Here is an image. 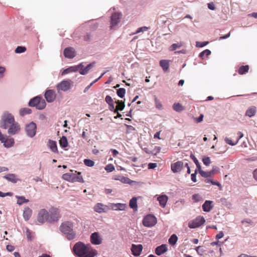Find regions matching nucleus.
Instances as JSON below:
<instances>
[{
    "instance_id": "30",
    "label": "nucleus",
    "mask_w": 257,
    "mask_h": 257,
    "mask_svg": "<svg viewBox=\"0 0 257 257\" xmlns=\"http://www.w3.org/2000/svg\"><path fill=\"white\" fill-rule=\"evenodd\" d=\"M160 65L163 70L166 71L169 67V61L167 60H162L160 61Z\"/></svg>"
},
{
    "instance_id": "49",
    "label": "nucleus",
    "mask_w": 257,
    "mask_h": 257,
    "mask_svg": "<svg viewBox=\"0 0 257 257\" xmlns=\"http://www.w3.org/2000/svg\"><path fill=\"white\" fill-rule=\"evenodd\" d=\"M192 199L195 202H199V201H201L202 200V198L199 194H195L192 196Z\"/></svg>"
},
{
    "instance_id": "10",
    "label": "nucleus",
    "mask_w": 257,
    "mask_h": 257,
    "mask_svg": "<svg viewBox=\"0 0 257 257\" xmlns=\"http://www.w3.org/2000/svg\"><path fill=\"white\" fill-rule=\"evenodd\" d=\"M49 213L45 209H41L38 213L37 220L41 223H43L45 221L49 222Z\"/></svg>"
},
{
    "instance_id": "4",
    "label": "nucleus",
    "mask_w": 257,
    "mask_h": 257,
    "mask_svg": "<svg viewBox=\"0 0 257 257\" xmlns=\"http://www.w3.org/2000/svg\"><path fill=\"white\" fill-rule=\"evenodd\" d=\"M62 178L70 182H78L83 183L84 180L81 173H73L72 172L65 173L62 175Z\"/></svg>"
},
{
    "instance_id": "58",
    "label": "nucleus",
    "mask_w": 257,
    "mask_h": 257,
    "mask_svg": "<svg viewBox=\"0 0 257 257\" xmlns=\"http://www.w3.org/2000/svg\"><path fill=\"white\" fill-rule=\"evenodd\" d=\"M157 164L156 163H149L148 165V168L150 169H153L157 167Z\"/></svg>"
},
{
    "instance_id": "54",
    "label": "nucleus",
    "mask_w": 257,
    "mask_h": 257,
    "mask_svg": "<svg viewBox=\"0 0 257 257\" xmlns=\"http://www.w3.org/2000/svg\"><path fill=\"white\" fill-rule=\"evenodd\" d=\"M225 141L227 144H228L231 146H234L238 143V142H236V141L235 143H233L231 139H230L228 138H226L225 139Z\"/></svg>"
},
{
    "instance_id": "3",
    "label": "nucleus",
    "mask_w": 257,
    "mask_h": 257,
    "mask_svg": "<svg viewBox=\"0 0 257 257\" xmlns=\"http://www.w3.org/2000/svg\"><path fill=\"white\" fill-rule=\"evenodd\" d=\"M15 121L14 117L12 114L5 112L2 116V119L0 121V127L4 129H7L9 125Z\"/></svg>"
},
{
    "instance_id": "48",
    "label": "nucleus",
    "mask_w": 257,
    "mask_h": 257,
    "mask_svg": "<svg viewBox=\"0 0 257 257\" xmlns=\"http://www.w3.org/2000/svg\"><path fill=\"white\" fill-rule=\"evenodd\" d=\"M104 169L107 172H111L114 170V167L112 164H108L105 167Z\"/></svg>"
},
{
    "instance_id": "22",
    "label": "nucleus",
    "mask_w": 257,
    "mask_h": 257,
    "mask_svg": "<svg viewBox=\"0 0 257 257\" xmlns=\"http://www.w3.org/2000/svg\"><path fill=\"white\" fill-rule=\"evenodd\" d=\"M213 201L206 200L202 205L203 210L205 212H209L213 208Z\"/></svg>"
},
{
    "instance_id": "56",
    "label": "nucleus",
    "mask_w": 257,
    "mask_h": 257,
    "mask_svg": "<svg viewBox=\"0 0 257 257\" xmlns=\"http://www.w3.org/2000/svg\"><path fill=\"white\" fill-rule=\"evenodd\" d=\"M197 173V170H196L195 173L191 174V180L194 182H196V174Z\"/></svg>"
},
{
    "instance_id": "32",
    "label": "nucleus",
    "mask_w": 257,
    "mask_h": 257,
    "mask_svg": "<svg viewBox=\"0 0 257 257\" xmlns=\"http://www.w3.org/2000/svg\"><path fill=\"white\" fill-rule=\"evenodd\" d=\"M256 113V107L255 106H251L246 111L245 115L249 117H252L255 115Z\"/></svg>"
},
{
    "instance_id": "7",
    "label": "nucleus",
    "mask_w": 257,
    "mask_h": 257,
    "mask_svg": "<svg viewBox=\"0 0 257 257\" xmlns=\"http://www.w3.org/2000/svg\"><path fill=\"white\" fill-rule=\"evenodd\" d=\"M157 223V219L155 216L149 214L146 216L143 220V224L146 227H152Z\"/></svg>"
},
{
    "instance_id": "9",
    "label": "nucleus",
    "mask_w": 257,
    "mask_h": 257,
    "mask_svg": "<svg viewBox=\"0 0 257 257\" xmlns=\"http://www.w3.org/2000/svg\"><path fill=\"white\" fill-rule=\"evenodd\" d=\"M49 222H52L57 221L60 217L59 211L58 209L51 208L49 210Z\"/></svg>"
},
{
    "instance_id": "34",
    "label": "nucleus",
    "mask_w": 257,
    "mask_h": 257,
    "mask_svg": "<svg viewBox=\"0 0 257 257\" xmlns=\"http://www.w3.org/2000/svg\"><path fill=\"white\" fill-rule=\"evenodd\" d=\"M4 178L13 183H16L18 180V179L16 178V175L13 174H9L4 176Z\"/></svg>"
},
{
    "instance_id": "52",
    "label": "nucleus",
    "mask_w": 257,
    "mask_h": 257,
    "mask_svg": "<svg viewBox=\"0 0 257 257\" xmlns=\"http://www.w3.org/2000/svg\"><path fill=\"white\" fill-rule=\"evenodd\" d=\"M155 105L156 107L158 109H161L162 108V105L159 100L157 97L155 98Z\"/></svg>"
},
{
    "instance_id": "42",
    "label": "nucleus",
    "mask_w": 257,
    "mask_h": 257,
    "mask_svg": "<svg viewBox=\"0 0 257 257\" xmlns=\"http://www.w3.org/2000/svg\"><path fill=\"white\" fill-rule=\"evenodd\" d=\"M211 54V51L208 49H206L205 50L201 52L199 54V57L201 58H203L204 56H208Z\"/></svg>"
},
{
    "instance_id": "8",
    "label": "nucleus",
    "mask_w": 257,
    "mask_h": 257,
    "mask_svg": "<svg viewBox=\"0 0 257 257\" xmlns=\"http://www.w3.org/2000/svg\"><path fill=\"white\" fill-rule=\"evenodd\" d=\"M205 220L203 216H198L194 220L190 221L188 223V227L190 228H195L203 224Z\"/></svg>"
},
{
    "instance_id": "44",
    "label": "nucleus",
    "mask_w": 257,
    "mask_h": 257,
    "mask_svg": "<svg viewBox=\"0 0 257 257\" xmlns=\"http://www.w3.org/2000/svg\"><path fill=\"white\" fill-rule=\"evenodd\" d=\"M125 90L124 88H119L117 90V94L118 96L121 98H122L125 94Z\"/></svg>"
},
{
    "instance_id": "27",
    "label": "nucleus",
    "mask_w": 257,
    "mask_h": 257,
    "mask_svg": "<svg viewBox=\"0 0 257 257\" xmlns=\"http://www.w3.org/2000/svg\"><path fill=\"white\" fill-rule=\"evenodd\" d=\"M158 200L159 202L160 206L162 207H164L167 202L168 197L165 195H161L158 197Z\"/></svg>"
},
{
    "instance_id": "46",
    "label": "nucleus",
    "mask_w": 257,
    "mask_h": 257,
    "mask_svg": "<svg viewBox=\"0 0 257 257\" xmlns=\"http://www.w3.org/2000/svg\"><path fill=\"white\" fill-rule=\"evenodd\" d=\"M26 51V48L25 47L23 46H18L15 50V52L16 53H23Z\"/></svg>"
},
{
    "instance_id": "39",
    "label": "nucleus",
    "mask_w": 257,
    "mask_h": 257,
    "mask_svg": "<svg viewBox=\"0 0 257 257\" xmlns=\"http://www.w3.org/2000/svg\"><path fill=\"white\" fill-rule=\"evenodd\" d=\"M191 158L193 160L194 163L196 164V167H197V169L196 170H197V171L198 170V171L201 170V166L199 164V162H198V160L197 159V158L193 155H191V156H190Z\"/></svg>"
},
{
    "instance_id": "20",
    "label": "nucleus",
    "mask_w": 257,
    "mask_h": 257,
    "mask_svg": "<svg viewBox=\"0 0 257 257\" xmlns=\"http://www.w3.org/2000/svg\"><path fill=\"white\" fill-rule=\"evenodd\" d=\"M116 103V102H115ZM124 107V104L122 101H118L117 102V105H116V107L114 110L115 113H117V114L116 116H114L115 118H117V117H119L121 116V114H120L118 112V110H122Z\"/></svg>"
},
{
    "instance_id": "41",
    "label": "nucleus",
    "mask_w": 257,
    "mask_h": 257,
    "mask_svg": "<svg viewBox=\"0 0 257 257\" xmlns=\"http://www.w3.org/2000/svg\"><path fill=\"white\" fill-rule=\"evenodd\" d=\"M18 198V204L19 205H21L24 203H27L29 201L28 200L26 199L24 197H17Z\"/></svg>"
},
{
    "instance_id": "36",
    "label": "nucleus",
    "mask_w": 257,
    "mask_h": 257,
    "mask_svg": "<svg viewBox=\"0 0 257 257\" xmlns=\"http://www.w3.org/2000/svg\"><path fill=\"white\" fill-rule=\"evenodd\" d=\"M59 144L62 148H66L68 146V141L66 137L63 136L59 140Z\"/></svg>"
},
{
    "instance_id": "12",
    "label": "nucleus",
    "mask_w": 257,
    "mask_h": 257,
    "mask_svg": "<svg viewBox=\"0 0 257 257\" xmlns=\"http://www.w3.org/2000/svg\"><path fill=\"white\" fill-rule=\"evenodd\" d=\"M8 133L10 135H14L17 134L20 131L21 127L17 122H14L8 127Z\"/></svg>"
},
{
    "instance_id": "61",
    "label": "nucleus",
    "mask_w": 257,
    "mask_h": 257,
    "mask_svg": "<svg viewBox=\"0 0 257 257\" xmlns=\"http://www.w3.org/2000/svg\"><path fill=\"white\" fill-rule=\"evenodd\" d=\"M223 235H224L223 232L222 231H220L219 233H218L216 235V238L217 239H220L222 237H223Z\"/></svg>"
},
{
    "instance_id": "53",
    "label": "nucleus",
    "mask_w": 257,
    "mask_h": 257,
    "mask_svg": "<svg viewBox=\"0 0 257 257\" xmlns=\"http://www.w3.org/2000/svg\"><path fill=\"white\" fill-rule=\"evenodd\" d=\"M208 43V42H197L196 47H203L206 46Z\"/></svg>"
},
{
    "instance_id": "59",
    "label": "nucleus",
    "mask_w": 257,
    "mask_h": 257,
    "mask_svg": "<svg viewBox=\"0 0 257 257\" xmlns=\"http://www.w3.org/2000/svg\"><path fill=\"white\" fill-rule=\"evenodd\" d=\"M241 223L242 224L246 223H248V224H251L252 223V221L250 219H244V220L241 221Z\"/></svg>"
},
{
    "instance_id": "50",
    "label": "nucleus",
    "mask_w": 257,
    "mask_h": 257,
    "mask_svg": "<svg viewBox=\"0 0 257 257\" xmlns=\"http://www.w3.org/2000/svg\"><path fill=\"white\" fill-rule=\"evenodd\" d=\"M202 161L204 164L206 166H209L211 163L210 159L208 157H205L203 158Z\"/></svg>"
},
{
    "instance_id": "40",
    "label": "nucleus",
    "mask_w": 257,
    "mask_h": 257,
    "mask_svg": "<svg viewBox=\"0 0 257 257\" xmlns=\"http://www.w3.org/2000/svg\"><path fill=\"white\" fill-rule=\"evenodd\" d=\"M173 109L176 111H181L183 109V107L179 103H175L173 105Z\"/></svg>"
},
{
    "instance_id": "2",
    "label": "nucleus",
    "mask_w": 257,
    "mask_h": 257,
    "mask_svg": "<svg viewBox=\"0 0 257 257\" xmlns=\"http://www.w3.org/2000/svg\"><path fill=\"white\" fill-rule=\"evenodd\" d=\"M73 223L70 221H66L61 224L60 229L62 232L66 235L69 240L74 239L76 236V233L73 231Z\"/></svg>"
},
{
    "instance_id": "17",
    "label": "nucleus",
    "mask_w": 257,
    "mask_h": 257,
    "mask_svg": "<svg viewBox=\"0 0 257 257\" xmlns=\"http://www.w3.org/2000/svg\"><path fill=\"white\" fill-rule=\"evenodd\" d=\"M91 242L93 244H100L101 243V238L97 232L93 233L90 236Z\"/></svg>"
},
{
    "instance_id": "5",
    "label": "nucleus",
    "mask_w": 257,
    "mask_h": 257,
    "mask_svg": "<svg viewBox=\"0 0 257 257\" xmlns=\"http://www.w3.org/2000/svg\"><path fill=\"white\" fill-rule=\"evenodd\" d=\"M29 105L35 107L38 109H43L46 107V103L42 97L37 96L30 100Z\"/></svg>"
},
{
    "instance_id": "19",
    "label": "nucleus",
    "mask_w": 257,
    "mask_h": 257,
    "mask_svg": "<svg viewBox=\"0 0 257 257\" xmlns=\"http://www.w3.org/2000/svg\"><path fill=\"white\" fill-rule=\"evenodd\" d=\"M4 144V146L6 148H10L12 147L14 144V140L13 138H9L5 137L4 140L1 142Z\"/></svg>"
},
{
    "instance_id": "18",
    "label": "nucleus",
    "mask_w": 257,
    "mask_h": 257,
    "mask_svg": "<svg viewBox=\"0 0 257 257\" xmlns=\"http://www.w3.org/2000/svg\"><path fill=\"white\" fill-rule=\"evenodd\" d=\"M143 249V246L142 244H132L131 250L133 254L135 256H138L140 254Z\"/></svg>"
},
{
    "instance_id": "23",
    "label": "nucleus",
    "mask_w": 257,
    "mask_h": 257,
    "mask_svg": "<svg viewBox=\"0 0 257 257\" xmlns=\"http://www.w3.org/2000/svg\"><path fill=\"white\" fill-rule=\"evenodd\" d=\"M111 207L114 210H124L126 208V205L123 203H112Z\"/></svg>"
},
{
    "instance_id": "6",
    "label": "nucleus",
    "mask_w": 257,
    "mask_h": 257,
    "mask_svg": "<svg viewBox=\"0 0 257 257\" xmlns=\"http://www.w3.org/2000/svg\"><path fill=\"white\" fill-rule=\"evenodd\" d=\"M73 85V82L71 80H64L57 85L56 88L58 92L60 91H67L70 89Z\"/></svg>"
},
{
    "instance_id": "21",
    "label": "nucleus",
    "mask_w": 257,
    "mask_h": 257,
    "mask_svg": "<svg viewBox=\"0 0 257 257\" xmlns=\"http://www.w3.org/2000/svg\"><path fill=\"white\" fill-rule=\"evenodd\" d=\"M92 64H91L88 65L85 68H84V66L82 64H80L78 66L79 72L81 74L85 75L88 72V71L92 68Z\"/></svg>"
},
{
    "instance_id": "14",
    "label": "nucleus",
    "mask_w": 257,
    "mask_h": 257,
    "mask_svg": "<svg viewBox=\"0 0 257 257\" xmlns=\"http://www.w3.org/2000/svg\"><path fill=\"white\" fill-rule=\"evenodd\" d=\"M121 17V15L118 13H114L111 17L110 29H112L119 22Z\"/></svg>"
},
{
    "instance_id": "16",
    "label": "nucleus",
    "mask_w": 257,
    "mask_h": 257,
    "mask_svg": "<svg viewBox=\"0 0 257 257\" xmlns=\"http://www.w3.org/2000/svg\"><path fill=\"white\" fill-rule=\"evenodd\" d=\"M64 55L68 58H73L75 56V51L74 48L68 47L64 50Z\"/></svg>"
},
{
    "instance_id": "24",
    "label": "nucleus",
    "mask_w": 257,
    "mask_h": 257,
    "mask_svg": "<svg viewBox=\"0 0 257 257\" xmlns=\"http://www.w3.org/2000/svg\"><path fill=\"white\" fill-rule=\"evenodd\" d=\"M48 147L50 150L55 153H58V151L57 146L56 142L49 140L47 144Z\"/></svg>"
},
{
    "instance_id": "25",
    "label": "nucleus",
    "mask_w": 257,
    "mask_h": 257,
    "mask_svg": "<svg viewBox=\"0 0 257 257\" xmlns=\"http://www.w3.org/2000/svg\"><path fill=\"white\" fill-rule=\"evenodd\" d=\"M167 247L166 244H162L156 247L155 253L158 255H161L167 251Z\"/></svg>"
},
{
    "instance_id": "37",
    "label": "nucleus",
    "mask_w": 257,
    "mask_h": 257,
    "mask_svg": "<svg viewBox=\"0 0 257 257\" xmlns=\"http://www.w3.org/2000/svg\"><path fill=\"white\" fill-rule=\"evenodd\" d=\"M32 110L29 108H23L20 110V114L21 116H24L26 114L31 113Z\"/></svg>"
},
{
    "instance_id": "43",
    "label": "nucleus",
    "mask_w": 257,
    "mask_h": 257,
    "mask_svg": "<svg viewBox=\"0 0 257 257\" xmlns=\"http://www.w3.org/2000/svg\"><path fill=\"white\" fill-rule=\"evenodd\" d=\"M84 164L88 167H93L94 165V162L90 159H85L84 160Z\"/></svg>"
},
{
    "instance_id": "15",
    "label": "nucleus",
    "mask_w": 257,
    "mask_h": 257,
    "mask_svg": "<svg viewBox=\"0 0 257 257\" xmlns=\"http://www.w3.org/2000/svg\"><path fill=\"white\" fill-rule=\"evenodd\" d=\"M45 97L48 102H53L55 98L56 94L53 90H48L45 92Z\"/></svg>"
},
{
    "instance_id": "51",
    "label": "nucleus",
    "mask_w": 257,
    "mask_h": 257,
    "mask_svg": "<svg viewBox=\"0 0 257 257\" xmlns=\"http://www.w3.org/2000/svg\"><path fill=\"white\" fill-rule=\"evenodd\" d=\"M105 101L110 105H112V107H113V100L111 98V96H110L109 95H107L106 97H105Z\"/></svg>"
},
{
    "instance_id": "29",
    "label": "nucleus",
    "mask_w": 257,
    "mask_h": 257,
    "mask_svg": "<svg viewBox=\"0 0 257 257\" xmlns=\"http://www.w3.org/2000/svg\"><path fill=\"white\" fill-rule=\"evenodd\" d=\"M199 173L201 175V176L204 178L211 177L215 174V172L213 170L209 172H205L203 171L201 169L199 171Z\"/></svg>"
},
{
    "instance_id": "57",
    "label": "nucleus",
    "mask_w": 257,
    "mask_h": 257,
    "mask_svg": "<svg viewBox=\"0 0 257 257\" xmlns=\"http://www.w3.org/2000/svg\"><path fill=\"white\" fill-rule=\"evenodd\" d=\"M7 196H12V193L11 192H8V193H3V192L0 191V197H4Z\"/></svg>"
},
{
    "instance_id": "38",
    "label": "nucleus",
    "mask_w": 257,
    "mask_h": 257,
    "mask_svg": "<svg viewBox=\"0 0 257 257\" xmlns=\"http://www.w3.org/2000/svg\"><path fill=\"white\" fill-rule=\"evenodd\" d=\"M177 240H178L177 236L175 234H173L171 236V237L169 239V243L171 245H174L176 244Z\"/></svg>"
},
{
    "instance_id": "60",
    "label": "nucleus",
    "mask_w": 257,
    "mask_h": 257,
    "mask_svg": "<svg viewBox=\"0 0 257 257\" xmlns=\"http://www.w3.org/2000/svg\"><path fill=\"white\" fill-rule=\"evenodd\" d=\"M5 68L3 67H0V78H2L4 76V73L5 72Z\"/></svg>"
},
{
    "instance_id": "64",
    "label": "nucleus",
    "mask_w": 257,
    "mask_h": 257,
    "mask_svg": "<svg viewBox=\"0 0 257 257\" xmlns=\"http://www.w3.org/2000/svg\"><path fill=\"white\" fill-rule=\"evenodd\" d=\"M238 257H257L256 256H250L249 255H247L246 254L242 253L240 255H239Z\"/></svg>"
},
{
    "instance_id": "13",
    "label": "nucleus",
    "mask_w": 257,
    "mask_h": 257,
    "mask_svg": "<svg viewBox=\"0 0 257 257\" xmlns=\"http://www.w3.org/2000/svg\"><path fill=\"white\" fill-rule=\"evenodd\" d=\"M184 167V163L183 162L179 161L171 165V170L173 173H177L180 172Z\"/></svg>"
},
{
    "instance_id": "1",
    "label": "nucleus",
    "mask_w": 257,
    "mask_h": 257,
    "mask_svg": "<svg viewBox=\"0 0 257 257\" xmlns=\"http://www.w3.org/2000/svg\"><path fill=\"white\" fill-rule=\"evenodd\" d=\"M73 250L75 254L79 257H94L97 254V250L90 244H85L81 241L75 243L73 247Z\"/></svg>"
},
{
    "instance_id": "31",
    "label": "nucleus",
    "mask_w": 257,
    "mask_h": 257,
    "mask_svg": "<svg viewBox=\"0 0 257 257\" xmlns=\"http://www.w3.org/2000/svg\"><path fill=\"white\" fill-rule=\"evenodd\" d=\"M94 210L96 212L101 213L105 211V208L102 204L97 203L94 207Z\"/></svg>"
},
{
    "instance_id": "55",
    "label": "nucleus",
    "mask_w": 257,
    "mask_h": 257,
    "mask_svg": "<svg viewBox=\"0 0 257 257\" xmlns=\"http://www.w3.org/2000/svg\"><path fill=\"white\" fill-rule=\"evenodd\" d=\"M137 158H133L132 159V161L135 162V163H134L132 164V166H134V167H141V164L140 163V162H136L137 161Z\"/></svg>"
},
{
    "instance_id": "26",
    "label": "nucleus",
    "mask_w": 257,
    "mask_h": 257,
    "mask_svg": "<svg viewBox=\"0 0 257 257\" xmlns=\"http://www.w3.org/2000/svg\"><path fill=\"white\" fill-rule=\"evenodd\" d=\"M130 207L132 208L134 212H136L138 210V205H137V197H133L130 200Z\"/></svg>"
},
{
    "instance_id": "35",
    "label": "nucleus",
    "mask_w": 257,
    "mask_h": 257,
    "mask_svg": "<svg viewBox=\"0 0 257 257\" xmlns=\"http://www.w3.org/2000/svg\"><path fill=\"white\" fill-rule=\"evenodd\" d=\"M183 45V43L181 42L178 43H174L171 45L169 49L170 51H173L177 49L181 48Z\"/></svg>"
},
{
    "instance_id": "33",
    "label": "nucleus",
    "mask_w": 257,
    "mask_h": 257,
    "mask_svg": "<svg viewBox=\"0 0 257 257\" xmlns=\"http://www.w3.org/2000/svg\"><path fill=\"white\" fill-rule=\"evenodd\" d=\"M249 68L248 65L241 66L238 68L237 72L240 75L244 74L248 72Z\"/></svg>"
},
{
    "instance_id": "63",
    "label": "nucleus",
    "mask_w": 257,
    "mask_h": 257,
    "mask_svg": "<svg viewBox=\"0 0 257 257\" xmlns=\"http://www.w3.org/2000/svg\"><path fill=\"white\" fill-rule=\"evenodd\" d=\"M207 6L208 9L211 10H215V7L213 3H208L207 4Z\"/></svg>"
},
{
    "instance_id": "11",
    "label": "nucleus",
    "mask_w": 257,
    "mask_h": 257,
    "mask_svg": "<svg viewBox=\"0 0 257 257\" xmlns=\"http://www.w3.org/2000/svg\"><path fill=\"white\" fill-rule=\"evenodd\" d=\"M36 124L33 122L27 124L26 126V132L28 136L31 138L34 137L36 135Z\"/></svg>"
},
{
    "instance_id": "28",
    "label": "nucleus",
    "mask_w": 257,
    "mask_h": 257,
    "mask_svg": "<svg viewBox=\"0 0 257 257\" xmlns=\"http://www.w3.org/2000/svg\"><path fill=\"white\" fill-rule=\"evenodd\" d=\"M32 213V211L30 208H25L23 212V217L25 220L26 221L28 220L30 218Z\"/></svg>"
},
{
    "instance_id": "45",
    "label": "nucleus",
    "mask_w": 257,
    "mask_h": 257,
    "mask_svg": "<svg viewBox=\"0 0 257 257\" xmlns=\"http://www.w3.org/2000/svg\"><path fill=\"white\" fill-rule=\"evenodd\" d=\"M115 180H119L124 183H128V179L123 176H119L117 178H115Z\"/></svg>"
},
{
    "instance_id": "47",
    "label": "nucleus",
    "mask_w": 257,
    "mask_h": 257,
    "mask_svg": "<svg viewBox=\"0 0 257 257\" xmlns=\"http://www.w3.org/2000/svg\"><path fill=\"white\" fill-rule=\"evenodd\" d=\"M195 249L197 253L200 256H202L205 252V250L201 246L196 247Z\"/></svg>"
},
{
    "instance_id": "62",
    "label": "nucleus",
    "mask_w": 257,
    "mask_h": 257,
    "mask_svg": "<svg viewBox=\"0 0 257 257\" xmlns=\"http://www.w3.org/2000/svg\"><path fill=\"white\" fill-rule=\"evenodd\" d=\"M15 248L13 246V245H7V249L9 251H12L14 250Z\"/></svg>"
}]
</instances>
